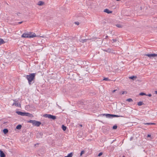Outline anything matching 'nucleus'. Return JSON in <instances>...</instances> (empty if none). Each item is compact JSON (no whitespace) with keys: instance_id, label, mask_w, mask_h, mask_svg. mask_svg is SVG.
Returning <instances> with one entry per match:
<instances>
[{"instance_id":"1","label":"nucleus","mask_w":157,"mask_h":157,"mask_svg":"<svg viewBox=\"0 0 157 157\" xmlns=\"http://www.w3.org/2000/svg\"><path fill=\"white\" fill-rule=\"evenodd\" d=\"M35 73H31L26 76V78L28 80L29 84L30 85L32 83V81L35 79Z\"/></svg>"},{"instance_id":"2","label":"nucleus","mask_w":157,"mask_h":157,"mask_svg":"<svg viewBox=\"0 0 157 157\" xmlns=\"http://www.w3.org/2000/svg\"><path fill=\"white\" fill-rule=\"evenodd\" d=\"M23 38H33L36 36V34L33 33H24L21 35Z\"/></svg>"},{"instance_id":"3","label":"nucleus","mask_w":157,"mask_h":157,"mask_svg":"<svg viewBox=\"0 0 157 157\" xmlns=\"http://www.w3.org/2000/svg\"><path fill=\"white\" fill-rule=\"evenodd\" d=\"M28 122L32 123L33 125L38 127L41 124V123L39 121H36V120H30L28 121Z\"/></svg>"},{"instance_id":"4","label":"nucleus","mask_w":157,"mask_h":157,"mask_svg":"<svg viewBox=\"0 0 157 157\" xmlns=\"http://www.w3.org/2000/svg\"><path fill=\"white\" fill-rule=\"evenodd\" d=\"M44 116L46 117H48L49 119H52L53 120H55L56 118V117L50 114H45L44 115Z\"/></svg>"},{"instance_id":"5","label":"nucleus","mask_w":157,"mask_h":157,"mask_svg":"<svg viewBox=\"0 0 157 157\" xmlns=\"http://www.w3.org/2000/svg\"><path fill=\"white\" fill-rule=\"evenodd\" d=\"M97 38H93L92 39H81V40H79V41L80 42L82 43H84V42H87L88 40H90V42L92 41H95V40H96Z\"/></svg>"},{"instance_id":"6","label":"nucleus","mask_w":157,"mask_h":157,"mask_svg":"<svg viewBox=\"0 0 157 157\" xmlns=\"http://www.w3.org/2000/svg\"><path fill=\"white\" fill-rule=\"evenodd\" d=\"M13 101L14 102L12 105L13 106H15L18 107H20L21 106V105L19 103V102L18 100H13Z\"/></svg>"},{"instance_id":"7","label":"nucleus","mask_w":157,"mask_h":157,"mask_svg":"<svg viewBox=\"0 0 157 157\" xmlns=\"http://www.w3.org/2000/svg\"><path fill=\"white\" fill-rule=\"evenodd\" d=\"M144 56H146L148 57L151 58V57H154L155 56H156L157 55L156 54H146L144 55Z\"/></svg>"},{"instance_id":"8","label":"nucleus","mask_w":157,"mask_h":157,"mask_svg":"<svg viewBox=\"0 0 157 157\" xmlns=\"http://www.w3.org/2000/svg\"><path fill=\"white\" fill-rule=\"evenodd\" d=\"M103 116H105L107 117L111 118L112 117V114H102Z\"/></svg>"},{"instance_id":"9","label":"nucleus","mask_w":157,"mask_h":157,"mask_svg":"<svg viewBox=\"0 0 157 157\" xmlns=\"http://www.w3.org/2000/svg\"><path fill=\"white\" fill-rule=\"evenodd\" d=\"M32 114L28 113H24L23 116H28L29 117H31L32 116Z\"/></svg>"},{"instance_id":"10","label":"nucleus","mask_w":157,"mask_h":157,"mask_svg":"<svg viewBox=\"0 0 157 157\" xmlns=\"http://www.w3.org/2000/svg\"><path fill=\"white\" fill-rule=\"evenodd\" d=\"M0 157H5V155L4 153L1 150H0Z\"/></svg>"},{"instance_id":"11","label":"nucleus","mask_w":157,"mask_h":157,"mask_svg":"<svg viewBox=\"0 0 157 157\" xmlns=\"http://www.w3.org/2000/svg\"><path fill=\"white\" fill-rule=\"evenodd\" d=\"M128 78L129 79H131L133 80H134L137 78V77L136 76L133 75L129 77Z\"/></svg>"},{"instance_id":"12","label":"nucleus","mask_w":157,"mask_h":157,"mask_svg":"<svg viewBox=\"0 0 157 157\" xmlns=\"http://www.w3.org/2000/svg\"><path fill=\"white\" fill-rule=\"evenodd\" d=\"M44 4V2L39 1L37 4V5L40 6H41L43 5Z\"/></svg>"},{"instance_id":"13","label":"nucleus","mask_w":157,"mask_h":157,"mask_svg":"<svg viewBox=\"0 0 157 157\" xmlns=\"http://www.w3.org/2000/svg\"><path fill=\"white\" fill-rule=\"evenodd\" d=\"M104 12L108 13H111L112 11H109L108 9H106L104 10Z\"/></svg>"},{"instance_id":"14","label":"nucleus","mask_w":157,"mask_h":157,"mask_svg":"<svg viewBox=\"0 0 157 157\" xmlns=\"http://www.w3.org/2000/svg\"><path fill=\"white\" fill-rule=\"evenodd\" d=\"M104 51H105V52H109V53L112 52V51H113L112 49H110V48L106 50H104Z\"/></svg>"},{"instance_id":"15","label":"nucleus","mask_w":157,"mask_h":157,"mask_svg":"<svg viewBox=\"0 0 157 157\" xmlns=\"http://www.w3.org/2000/svg\"><path fill=\"white\" fill-rule=\"evenodd\" d=\"M16 113H17L18 115L23 116L24 112H22L21 111H17L16 112Z\"/></svg>"},{"instance_id":"16","label":"nucleus","mask_w":157,"mask_h":157,"mask_svg":"<svg viewBox=\"0 0 157 157\" xmlns=\"http://www.w3.org/2000/svg\"><path fill=\"white\" fill-rule=\"evenodd\" d=\"M5 43V42L2 39H0V45L2 44H4Z\"/></svg>"},{"instance_id":"17","label":"nucleus","mask_w":157,"mask_h":157,"mask_svg":"<svg viewBox=\"0 0 157 157\" xmlns=\"http://www.w3.org/2000/svg\"><path fill=\"white\" fill-rule=\"evenodd\" d=\"M137 105L139 106H141L143 105H144V103H143V101H140L138 102Z\"/></svg>"},{"instance_id":"18","label":"nucleus","mask_w":157,"mask_h":157,"mask_svg":"<svg viewBox=\"0 0 157 157\" xmlns=\"http://www.w3.org/2000/svg\"><path fill=\"white\" fill-rule=\"evenodd\" d=\"M73 156V153L71 152L67 156H65L64 157H72Z\"/></svg>"},{"instance_id":"19","label":"nucleus","mask_w":157,"mask_h":157,"mask_svg":"<svg viewBox=\"0 0 157 157\" xmlns=\"http://www.w3.org/2000/svg\"><path fill=\"white\" fill-rule=\"evenodd\" d=\"M144 124L145 125H154V124H155L154 123H144Z\"/></svg>"},{"instance_id":"20","label":"nucleus","mask_w":157,"mask_h":157,"mask_svg":"<svg viewBox=\"0 0 157 157\" xmlns=\"http://www.w3.org/2000/svg\"><path fill=\"white\" fill-rule=\"evenodd\" d=\"M8 132V130L6 128H5V129H4L3 130V132L5 134L7 133Z\"/></svg>"},{"instance_id":"21","label":"nucleus","mask_w":157,"mask_h":157,"mask_svg":"<svg viewBox=\"0 0 157 157\" xmlns=\"http://www.w3.org/2000/svg\"><path fill=\"white\" fill-rule=\"evenodd\" d=\"M62 129L64 131H65L67 129V127L63 125H62Z\"/></svg>"},{"instance_id":"22","label":"nucleus","mask_w":157,"mask_h":157,"mask_svg":"<svg viewBox=\"0 0 157 157\" xmlns=\"http://www.w3.org/2000/svg\"><path fill=\"white\" fill-rule=\"evenodd\" d=\"M21 127L22 126L21 125L19 124L17 126L16 128L17 129H21Z\"/></svg>"},{"instance_id":"23","label":"nucleus","mask_w":157,"mask_h":157,"mask_svg":"<svg viewBox=\"0 0 157 157\" xmlns=\"http://www.w3.org/2000/svg\"><path fill=\"white\" fill-rule=\"evenodd\" d=\"M122 117L121 116L117 115L114 114H112V117Z\"/></svg>"},{"instance_id":"24","label":"nucleus","mask_w":157,"mask_h":157,"mask_svg":"<svg viewBox=\"0 0 157 157\" xmlns=\"http://www.w3.org/2000/svg\"><path fill=\"white\" fill-rule=\"evenodd\" d=\"M127 92L126 91H122L120 92V94H127Z\"/></svg>"},{"instance_id":"25","label":"nucleus","mask_w":157,"mask_h":157,"mask_svg":"<svg viewBox=\"0 0 157 157\" xmlns=\"http://www.w3.org/2000/svg\"><path fill=\"white\" fill-rule=\"evenodd\" d=\"M126 101L129 102H132L133 100L131 98H128L126 100Z\"/></svg>"},{"instance_id":"26","label":"nucleus","mask_w":157,"mask_h":157,"mask_svg":"<svg viewBox=\"0 0 157 157\" xmlns=\"http://www.w3.org/2000/svg\"><path fill=\"white\" fill-rule=\"evenodd\" d=\"M139 95H140L143 96V95H146V94L144 93L141 92L140 93Z\"/></svg>"},{"instance_id":"27","label":"nucleus","mask_w":157,"mask_h":157,"mask_svg":"<svg viewBox=\"0 0 157 157\" xmlns=\"http://www.w3.org/2000/svg\"><path fill=\"white\" fill-rule=\"evenodd\" d=\"M103 80L110 81V80L108 78H104Z\"/></svg>"},{"instance_id":"28","label":"nucleus","mask_w":157,"mask_h":157,"mask_svg":"<svg viewBox=\"0 0 157 157\" xmlns=\"http://www.w3.org/2000/svg\"><path fill=\"white\" fill-rule=\"evenodd\" d=\"M116 26L118 28H122V26L119 24H117Z\"/></svg>"},{"instance_id":"29","label":"nucleus","mask_w":157,"mask_h":157,"mask_svg":"<svg viewBox=\"0 0 157 157\" xmlns=\"http://www.w3.org/2000/svg\"><path fill=\"white\" fill-rule=\"evenodd\" d=\"M84 152H85V151H82L81 152L80 154V156L82 155L84 153Z\"/></svg>"},{"instance_id":"30","label":"nucleus","mask_w":157,"mask_h":157,"mask_svg":"<svg viewBox=\"0 0 157 157\" xmlns=\"http://www.w3.org/2000/svg\"><path fill=\"white\" fill-rule=\"evenodd\" d=\"M117 126L116 125H114L113 126V129H116L117 128Z\"/></svg>"},{"instance_id":"31","label":"nucleus","mask_w":157,"mask_h":157,"mask_svg":"<svg viewBox=\"0 0 157 157\" xmlns=\"http://www.w3.org/2000/svg\"><path fill=\"white\" fill-rule=\"evenodd\" d=\"M102 152H100L98 155V156H100L101 155H102Z\"/></svg>"},{"instance_id":"32","label":"nucleus","mask_w":157,"mask_h":157,"mask_svg":"<svg viewBox=\"0 0 157 157\" xmlns=\"http://www.w3.org/2000/svg\"><path fill=\"white\" fill-rule=\"evenodd\" d=\"M113 41L114 42H116L117 41V40L116 39H113Z\"/></svg>"},{"instance_id":"33","label":"nucleus","mask_w":157,"mask_h":157,"mask_svg":"<svg viewBox=\"0 0 157 157\" xmlns=\"http://www.w3.org/2000/svg\"><path fill=\"white\" fill-rule=\"evenodd\" d=\"M146 96H149V97H151V94H147H147H146Z\"/></svg>"},{"instance_id":"34","label":"nucleus","mask_w":157,"mask_h":157,"mask_svg":"<svg viewBox=\"0 0 157 157\" xmlns=\"http://www.w3.org/2000/svg\"><path fill=\"white\" fill-rule=\"evenodd\" d=\"M38 135H40L41 136L42 135V134L40 133H38Z\"/></svg>"},{"instance_id":"35","label":"nucleus","mask_w":157,"mask_h":157,"mask_svg":"<svg viewBox=\"0 0 157 157\" xmlns=\"http://www.w3.org/2000/svg\"><path fill=\"white\" fill-rule=\"evenodd\" d=\"M117 90H113L112 91V92L113 93H114V92H115Z\"/></svg>"},{"instance_id":"36","label":"nucleus","mask_w":157,"mask_h":157,"mask_svg":"<svg viewBox=\"0 0 157 157\" xmlns=\"http://www.w3.org/2000/svg\"><path fill=\"white\" fill-rule=\"evenodd\" d=\"M151 136V135L148 134L147 136V137H150Z\"/></svg>"},{"instance_id":"37","label":"nucleus","mask_w":157,"mask_h":157,"mask_svg":"<svg viewBox=\"0 0 157 157\" xmlns=\"http://www.w3.org/2000/svg\"><path fill=\"white\" fill-rule=\"evenodd\" d=\"M23 22V21L19 22L18 23V24H21Z\"/></svg>"},{"instance_id":"38","label":"nucleus","mask_w":157,"mask_h":157,"mask_svg":"<svg viewBox=\"0 0 157 157\" xmlns=\"http://www.w3.org/2000/svg\"><path fill=\"white\" fill-rule=\"evenodd\" d=\"M132 137H131L130 138V140H131H131H132Z\"/></svg>"},{"instance_id":"39","label":"nucleus","mask_w":157,"mask_h":157,"mask_svg":"<svg viewBox=\"0 0 157 157\" xmlns=\"http://www.w3.org/2000/svg\"><path fill=\"white\" fill-rule=\"evenodd\" d=\"M155 93L156 94H157V91H155Z\"/></svg>"},{"instance_id":"40","label":"nucleus","mask_w":157,"mask_h":157,"mask_svg":"<svg viewBox=\"0 0 157 157\" xmlns=\"http://www.w3.org/2000/svg\"><path fill=\"white\" fill-rule=\"evenodd\" d=\"M108 36H106V38H108Z\"/></svg>"},{"instance_id":"41","label":"nucleus","mask_w":157,"mask_h":157,"mask_svg":"<svg viewBox=\"0 0 157 157\" xmlns=\"http://www.w3.org/2000/svg\"><path fill=\"white\" fill-rule=\"evenodd\" d=\"M38 144H36V145H38ZM36 145V144H35V145Z\"/></svg>"},{"instance_id":"42","label":"nucleus","mask_w":157,"mask_h":157,"mask_svg":"<svg viewBox=\"0 0 157 157\" xmlns=\"http://www.w3.org/2000/svg\"><path fill=\"white\" fill-rule=\"evenodd\" d=\"M80 126L81 127H82V125H80Z\"/></svg>"},{"instance_id":"43","label":"nucleus","mask_w":157,"mask_h":157,"mask_svg":"<svg viewBox=\"0 0 157 157\" xmlns=\"http://www.w3.org/2000/svg\"><path fill=\"white\" fill-rule=\"evenodd\" d=\"M122 157H125L124 156H123Z\"/></svg>"},{"instance_id":"44","label":"nucleus","mask_w":157,"mask_h":157,"mask_svg":"<svg viewBox=\"0 0 157 157\" xmlns=\"http://www.w3.org/2000/svg\"><path fill=\"white\" fill-rule=\"evenodd\" d=\"M156 55H157L156 56H157V54H156Z\"/></svg>"}]
</instances>
